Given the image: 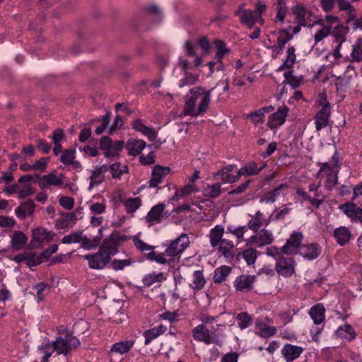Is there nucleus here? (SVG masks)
Wrapping results in <instances>:
<instances>
[{"instance_id": "48", "label": "nucleus", "mask_w": 362, "mask_h": 362, "mask_svg": "<svg viewBox=\"0 0 362 362\" xmlns=\"http://www.w3.org/2000/svg\"><path fill=\"white\" fill-rule=\"evenodd\" d=\"M166 279L165 274L163 272H153L146 274L143 278V283L146 286H151L153 284L160 283Z\"/></svg>"}, {"instance_id": "6", "label": "nucleus", "mask_w": 362, "mask_h": 362, "mask_svg": "<svg viewBox=\"0 0 362 362\" xmlns=\"http://www.w3.org/2000/svg\"><path fill=\"white\" fill-rule=\"evenodd\" d=\"M320 169L316 174L317 178H326L325 187L328 190H332L337 184L339 170L337 167H333L330 163H318Z\"/></svg>"}, {"instance_id": "31", "label": "nucleus", "mask_w": 362, "mask_h": 362, "mask_svg": "<svg viewBox=\"0 0 362 362\" xmlns=\"http://www.w3.org/2000/svg\"><path fill=\"white\" fill-rule=\"evenodd\" d=\"M165 209L164 204H158L151 208L147 215L145 216L146 222L152 225L156 223H160L163 218V211Z\"/></svg>"}, {"instance_id": "20", "label": "nucleus", "mask_w": 362, "mask_h": 362, "mask_svg": "<svg viewBox=\"0 0 362 362\" xmlns=\"http://www.w3.org/2000/svg\"><path fill=\"white\" fill-rule=\"evenodd\" d=\"M124 239H119L115 235H110L103 240V244L99 247V250L108 255L111 259V256L116 255L118 252V247L119 240L122 241Z\"/></svg>"}, {"instance_id": "40", "label": "nucleus", "mask_w": 362, "mask_h": 362, "mask_svg": "<svg viewBox=\"0 0 362 362\" xmlns=\"http://www.w3.org/2000/svg\"><path fill=\"white\" fill-rule=\"evenodd\" d=\"M266 166L264 163L260 167L257 166V164L255 162H250L243 165L239 170V175L243 176H252L256 175L259 173Z\"/></svg>"}, {"instance_id": "47", "label": "nucleus", "mask_w": 362, "mask_h": 362, "mask_svg": "<svg viewBox=\"0 0 362 362\" xmlns=\"http://www.w3.org/2000/svg\"><path fill=\"white\" fill-rule=\"evenodd\" d=\"M231 272V268L226 265L221 266L216 268L214 274V282L215 284H221L224 281L227 276Z\"/></svg>"}, {"instance_id": "13", "label": "nucleus", "mask_w": 362, "mask_h": 362, "mask_svg": "<svg viewBox=\"0 0 362 362\" xmlns=\"http://www.w3.org/2000/svg\"><path fill=\"white\" fill-rule=\"evenodd\" d=\"M288 107L286 105L279 107L277 111L270 115L268 117L267 126L271 130H276L282 126L288 115Z\"/></svg>"}, {"instance_id": "19", "label": "nucleus", "mask_w": 362, "mask_h": 362, "mask_svg": "<svg viewBox=\"0 0 362 362\" xmlns=\"http://www.w3.org/2000/svg\"><path fill=\"white\" fill-rule=\"evenodd\" d=\"M179 63L185 72V77L180 81L179 87L182 88L186 86H191L196 83L199 80V75L188 73V71L192 70L191 64L187 60L181 58L180 59Z\"/></svg>"}, {"instance_id": "11", "label": "nucleus", "mask_w": 362, "mask_h": 362, "mask_svg": "<svg viewBox=\"0 0 362 362\" xmlns=\"http://www.w3.org/2000/svg\"><path fill=\"white\" fill-rule=\"evenodd\" d=\"M52 239V234L42 227L35 228L32 230V238L29 246L31 248H39L42 244L49 243Z\"/></svg>"}, {"instance_id": "61", "label": "nucleus", "mask_w": 362, "mask_h": 362, "mask_svg": "<svg viewBox=\"0 0 362 362\" xmlns=\"http://www.w3.org/2000/svg\"><path fill=\"white\" fill-rule=\"evenodd\" d=\"M43 261V258L40 255L37 254L36 252H28L27 257V262L26 264L30 266H36L41 264Z\"/></svg>"}, {"instance_id": "41", "label": "nucleus", "mask_w": 362, "mask_h": 362, "mask_svg": "<svg viewBox=\"0 0 362 362\" xmlns=\"http://www.w3.org/2000/svg\"><path fill=\"white\" fill-rule=\"evenodd\" d=\"M28 237L21 230H14L11 239V246L14 250H21L27 243Z\"/></svg>"}, {"instance_id": "7", "label": "nucleus", "mask_w": 362, "mask_h": 362, "mask_svg": "<svg viewBox=\"0 0 362 362\" xmlns=\"http://www.w3.org/2000/svg\"><path fill=\"white\" fill-rule=\"evenodd\" d=\"M54 351L57 355H66L73 348L80 345V341L71 334H66L64 337H59L54 341H49Z\"/></svg>"}, {"instance_id": "64", "label": "nucleus", "mask_w": 362, "mask_h": 362, "mask_svg": "<svg viewBox=\"0 0 362 362\" xmlns=\"http://www.w3.org/2000/svg\"><path fill=\"white\" fill-rule=\"evenodd\" d=\"M147 259L151 261H155L157 263H159L160 264H166L169 263V260L167 259L166 257H164L162 253H156L153 251H151L148 253L147 255Z\"/></svg>"}, {"instance_id": "30", "label": "nucleus", "mask_w": 362, "mask_h": 362, "mask_svg": "<svg viewBox=\"0 0 362 362\" xmlns=\"http://www.w3.org/2000/svg\"><path fill=\"white\" fill-rule=\"evenodd\" d=\"M229 81L228 79L219 81L216 87H214V90H216V102L219 104H223L225 103L229 98L228 90H229Z\"/></svg>"}, {"instance_id": "14", "label": "nucleus", "mask_w": 362, "mask_h": 362, "mask_svg": "<svg viewBox=\"0 0 362 362\" xmlns=\"http://www.w3.org/2000/svg\"><path fill=\"white\" fill-rule=\"evenodd\" d=\"M170 168L156 165L151 170V177L148 182L150 188H156L161 184L165 177L170 174Z\"/></svg>"}, {"instance_id": "53", "label": "nucleus", "mask_w": 362, "mask_h": 362, "mask_svg": "<svg viewBox=\"0 0 362 362\" xmlns=\"http://www.w3.org/2000/svg\"><path fill=\"white\" fill-rule=\"evenodd\" d=\"M339 11H344L350 19H354L356 17V13L354 7L348 0H336Z\"/></svg>"}, {"instance_id": "45", "label": "nucleus", "mask_w": 362, "mask_h": 362, "mask_svg": "<svg viewBox=\"0 0 362 362\" xmlns=\"http://www.w3.org/2000/svg\"><path fill=\"white\" fill-rule=\"evenodd\" d=\"M122 204L127 214H133L141 206L142 199L139 197L128 198L124 200Z\"/></svg>"}, {"instance_id": "37", "label": "nucleus", "mask_w": 362, "mask_h": 362, "mask_svg": "<svg viewBox=\"0 0 362 362\" xmlns=\"http://www.w3.org/2000/svg\"><path fill=\"white\" fill-rule=\"evenodd\" d=\"M334 237L339 245L344 246L349 242L351 235L346 227L340 226L334 230Z\"/></svg>"}, {"instance_id": "38", "label": "nucleus", "mask_w": 362, "mask_h": 362, "mask_svg": "<svg viewBox=\"0 0 362 362\" xmlns=\"http://www.w3.org/2000/svg\"><path fill=\"white\" fill-rule=\"evenodd\" d=\"M35 211V204L33 202H27L21 204L15 209L16 216L20 219H25L28 216H31Z\"/></svg>"}, {"instance_id": "35", "label": "nucleus", "mask_w": 362, "mask_h": 362, "mask_svg": "<svg viewBox=\"0 0 362 362\" xmlns=\"http://www.w3.org/2000/svg\"><path fill=\"white\" fill-rule=\"evenodd\" d=\"M146 144L141 139L129 140L127 144V150L129 155L136 156L139 155L146 148Z\"/></svg>"}, {"instance_id": "44", "label": "nucleus", "mask_w": 362, "mask_h": 362, "mask_svg": "<svg viewBox=\"0 0 362 362\" xmlns=\"http://www.w3.org/2000/svg\"><path fill=\"white\" fill-rule=\"evenodd\" d=\"M206 284V279L202 270H196L192 274V282L189 285L194 291H201Z\"/></svg>"}, {"instance_id": "10", "label": "nucleus", "mask_w": 362, "mask_h": 362, "mask_svg": "<svg viewBox=\"0 0 362 362\" xmlns=\"http://www.w3.org/2000/svg\"><path fill=\"white\" fill-rule=\"evenodd\" d=\"M303 238L302 233L298 231L293 232L282 246L283 253L287 255L299 253L300 248L303 246Z\"/></svg>"}, {"instance_id": "51", "label": "nucleus", "mask_w": 362, "mask_h": 362, "mask_svg": "<svg viewBox=\"0 0 362 362\" xmlns=\"http://www.w3.org/2000/svg\"><path fill=\"white\" fill-rule=\"evenodd\" d=\"M123 141H117L111 144L107 149H105V151H103V154L107 158L116 157L119 156V153L123 148Z\"/></svg>"}, {"instance_id": "63", "label": "nucleus", "mask_w": 362, "mask_h": 362, "mask_svg": "<svg viewBox=\"0 0 362 362\" xmlns=\"http://www.w3.org/2000/svg\"><path fill=\"white\" fill-rule=\"evenodd\" d=\"M133 243L138 250L140 252H146L152 250L154 247L148 245L141 240L138 236H134L132 238Z\"/></svg>"}, {"instance_id": "62", "label": "nucleus", "mask_w": 362, "mask_h": 362, "mask_svg": "<svg viewBox=\"0 0 362 362\" xmlns=\"http://www.w3.org/2000/svg\"><path fill=\"white\" fill-rule=\"evenodd\" d=\"M285 81L286 83H288L293 88H297L301 83L302 80L296 78L292 71H287L284 73Z\"/></svg>"}, {"instance_id": "57", "label": "nucleus", "mask_w": 362, "mask_h": 362, "mask_svg": "<svg viewBox=\"0 0 362 362\" xmlns=\"http://www.w3.org/2000/svg\"><path fill=\"white\" fill-rule=\"evenodd\" d=\"M351 57L354 62L362 61V37L358 38L353 45Z\"/></svg>"}, {"instance_id": "24", "label": "nucleus", "mask_w": 362, "mask_h": 362, "mask_svg": "<svg viewBox=\"0 0 362 362\" xmlns=\"http://www.w3.org/2000/svg\"><path fill=\"white\" fill-rule=\"evenodd\" d=\"M255 280V275L241 274L235 279L234 287L238 291H250L253 288Z\"/></svg>"}, {"instance_id": "52", "label": "nucleus", "mask_w": 362, "mask_h": 362, "mask_svg": "<svg viewBox=\"0 0 362 362\" xmlns=\"http://www.w3.org/2000/svg\"><path fill=\"white\" fill-rule=\"evenodd\" d=\"M296 60V49L293 46H289L286 50V57L284 63L279 67V69L283 68H291L295 64Z\"/></svg>"}, {"instance_id": "39", "label": "nucleus", "mask_w": 362, "mask_h": 362, "mask_svg": "<svg viewBox=\"0 0 362 362\" xmlns=\"http://www.w3.org/2000/svg\"><path fill=\"white\" fill-rule=\"evenodd\" d=\"M224 228L221 225H216L211 229L209 238L210 245L212 247L218 246L220 242L223 240Z\"/></svg>"}, {"instance_id": "4", "label": "nucleus", "mask_w": 362, "mask_h": 362, "mask_svg": "<svg viewBox=\"0 0 362 362\" xmlns=\"http://www.w3.org/2000/svg\"><path fill=\"white\" fill-rule=\"evenodd\" d=\"M291 12L294 16V26H288L287 31H291L293 34L300 32L302 27H310L313 22L314 13L305 5L297 3L291 8Z\"/></svg>"}, {"instance_id": "60", "label": "nucleus", "mask_w": 362, "mask_h": 362, "mask_svg": "<svg viewBox=\"0 0 362 362\" xmlns=\"http://www.w3.org/2000/svg\"><path fill=\"white\" fill-rule=\"evenodd\" d=\"M214 43L217 49L215 57L216 60L222 59L225 55L229 53L230 50L226 47L225 42L221 40H216Z\"/></svg>"}, {"instance_id": "28", "label": "nucleus", "mask_w": 362, "mask_h": 362, "mask_svg": "<svg viewBox=\"0 0 362 362\" xmlns=\"http://www.w3.org/2000/svg\"><path fill=\"white\" fill-rule=\"evenodd\" d=\"M320 247L316 243H310L301 246L299 254L307 260H313L320 254Z\"/></svg>"}, {"instance_id": "5", "label": "nucleus", "mask_w": 362, "mask_h": 362, "mask_svg": "<svg viewBox=\"0 0 362 362\" xmlns=\"http://www.w3.org/2000/svg\"><path fill=\"white\" fill-rule=\"evenodd\" d=\"M189 245V238L187 234L182 233L173 240H167L163 243L165 247L163 255L169 260V263L179 260L182 252Z\"/></svg>"}, {"instance_id": "18", "label": "nucleus", "mask_w": 362, "mask_h": 362, "mask_svg": "<svg viewBox=\"0 0 362 362\" xmlns=\"http://www.w3.org/2000/svg\"><path fill=\"white\" fill-rule=\"evenodd\" d=\"M288 189V185L287 184H281L272 190L264 193L260 198L259 203L267 204L274 203L281 196L286 195Z\"/></svg>"}, {"instance_id": "2", "label": "nucleus", "mask_w": 362, "mask_h": 362, "mask_svg": "<svg viewBox=\"0 0 362 362\" xmlns=\"http://www.w3.org/2000/svg\"><path fill=\"white\" fill-rule=\"evenodd\" d=\"M309 28H313L311 33L315 45L332 34L334 36V34H341L346 30L344 26L340 25L339 17L332 14H326L323 18L312 23Z\"/></svg>"}, {"instance_id": "50", "label": "nucleus", "mask_w": 362, "mask_h": 362, "mask_svg": "<svg viewBox=\"0 0 362 362\" xmlns=\"http://www.w3.org/2000/svg\"><path fill=\"white\" fill-rule=\"evenodd\" d=\"M252 247V246H248V247L244 250L241 253L242 257L248 265L254 264L259 254L257 250Z\"/></svg>"}, {"instance_id": "55", "label": "nucleus", "mask_w": 362, "mask_h": 362, "mask_svg": "<svg viewBox=\"0 0 362 362\" xmlns=\"http://www.w3.org/2000/svg\"><path fill=\"white\" fill-rule=\"evenodd\" d=\"M109 167L112 177L114 179L120 178V177L127 172L128 167L127 165L122 164L121 163H115Z\"/></svg>"}, {"instance_id": "56", "label": "nucleus", "mask_w": 362, "mask_h": 362, "mask_svg": "<svg viewBox=\"0 0 362 362\" xmlns=\"http://www.w3.org/2000/svg\"><path fill=\"white\" fill-rule=\"evenodd\" d=\"M238 325L240 329H245L250 327L252 322V317L247 313L243 312L236 316Z\"/></svg>"}, {"instance_id": "34", "label": "nucleus", "mask_w": 362, "mask_h": 362, "mask_svg": "<svg viewBox=\"0 0 362 362\" xmlns=\"http://www.w3.org/2000/svg\"><path fill=\"white\" fill-rule=\"evenodd\" d=\"M274 109L272 105L264 107L246 115L245 117L250 119L254 124L257 125L263 122L265 113L272 112Z\"/></svg>"}, {"instance_id": "3", "label": "nucleus", "mask_w": 362, "mask_h": 362, "mask_svg": "<svg viewBox=\"0 0 362 362\" xmlns=\"http://www.w3.org/2000/svg\"><path fill=\"white\" fill-rule=\"evenodd\" d=\"M224 325L217 324L216 327L210 329L204 324L195 326L192 330L193 339L197 341L203 342L206 345L215 344L219 346H222L223 341L220 337L218 329Z\"/></svg>"}, {"instance_id": "29", "label": "nucleus", "mask_w": 362, "mask_h": 362, "mask_svg": "<svg viewBox=\"0 0 362 362\" xmlns=\"http://www.w3.org/2000/svg\"><path fill=\"white\" fill-rule=\"evenodd\" d=\"M308 314L315 325H323L325 322V308L322 303L313 305Z\"/></svg>"}, {"instance_id": "33", "label": "nucleus", "mask_w": 362, "mask_h": 362, "mask_svg": "<svg viewBox=\"0 0 362 362\" xmlns=\"http://www.w3.org/2000/svg\"><path fill=\"white\" fill-rule=\"evenodd\" d=\"M134 344V341L133 340H124L115 343L112 345L109 354L110 356L127 354L133 347Z\"/></svg>"}, {"instance_id": "43", "label": "nucleus", "mask_w": 362, "mask_h": 362, "mask_svg": "<svg viewBox=\"0 0 362 362\" xmlns=\"http://www.w3.org/2000/svg\"><path fill=\"white\" fill-rule=\"evenodd\" d=\"M296 193L303 201H308L310 204L316 208H319L325 201V197L321 196L320 194H315V197L310 198L308 193L303 189H298Z\"/></svg>"}, {"instance_id": "36", "label": "nucleus", "mask_w": 362, "mask_h": 362, "mask_svg": "<svg viewBox=\"0 0 362 362\" xmlns=\"http://www.w3.org/2000/svg\"><path fill=\"white\" fill-rule=\"evenodd\" d=\"M54 352V348L49 341H44L37 346V353L40 356V362H49V358Z\"/></svg>"}, {"instance_id": "26", "label": "nucleus", "mask_w": 362, "mask_h": 362, "mask_svg": "<svg viewBox=\"0 0 362 362\" xmlns=\"http://www.w3.org/2000/svg\"><path fill=\"white\" fill-rule=\"evenodd\" d=\"M108 170L109 167L107 165H102L93 170L89 177L90 183L88 189L91 190L93 188L100 185L105 180V173Z\"/></svg>"}, {"instance_id": "21", "label": "nucleus", "mask_w": 362, "mask_h": 362, "mask_svg": "<svg viewBox=\"0 0 362 362\" xmlns=\"http://www.w3.org/2000/svg\"><path fill=\"white\" fill-rule=\"evenodd\" d=\"M250 217L247 227L254 232H257L262 227H267L270 223V217H266L260 211L250 215Z\"/></svg>"}, {"instance_id": "8", "label": "nucleus", "mask_w": 362, "mask_h": 362, "mask_svg": "<svg viewBox=\"0 0 362 362\" xmlns=\"http://www.w3.org/2000/svg\"><path fill=\"white\" fill-rule=\"evenodd\" d=\"M274 240V237L272 232L269 230L263 228L258 233L251 235L245 240V242L247 246L262 247L272 244Z\"/></svg>"}, {"instance_id": "1", "label": "nucleus", "mask_w": 362, "mask_h": 362, "mask_svg": "<svg viewBox=\"0 0 362 362\" xmlns=\"http://www.w3.org/2000/svg\"><path fill=\"white\" fill-rule=\"evenodd\" d=\"M214 89L206 90L202 86L191 88L184 97L185 106L182 115L192 117L203 116L209 108L211 92Z\"/></svg>"}, {"instance_id": "32", "label": "nucleus", "mask_w": 362, "mask_h": 362, "mask_svg": "<svg viewBox=\"0 0 362 362\" xmlns=\"http://www.w3.org/2000/svg\"><path fill=\"white\" fill-rule=\"evenodd\" d=\"M346 33V30L341 34H334V38L336 39L338 45L332 53H329L326 56L327 59L330 61L332 63H337V60L342 57L340 53V50L342 43L345 41Z\"/></svg>"}, {"instance_id": "59", "label": "nucleus", "mask_w": 362, "mask_h": 362, "mask_svg": "<svg viewBox=\"0 0 362 362\" xmlns=\"http://www.w3.org/2000/svg\"><path fill=\"white\" fill-rule=\"evenodd\" d=\"M227 229L230 233L236 237L238 242L240 243L243 240L244 234L247 231V226H242L235 227L234 226H229Z\"/></svg>"}, {"instance_id": "58", "label": "nucleus", "mask_w": 362, "mask_h": 362, "mask_svg": "<svg viewBox=\"0 0 362 362\" xmlns=\"http://www.w3.org/2000/svg\"><path fill=\"white\" fill-rule=\"evenodd\" d=\"M76 158L75 149H67L62 152L60 156V161L66 165H70Z\"/></svg>"}, {"instance_id": "22", "label": "nucleus", "mask_w": 362, "mask_h": 362, "mask_svg": "<svg viewBox=\"0 0 362 362\" xmlns=\"http://www.w3.org/2000/svg\"><path fill=\"white\" fill-rule=\"evenodd\" d=\"M349 70L353 71V66L351 64L347 66L344 76L338 77L335 83L337 93L342 99L345 97L352 78V75L346 74Z\"/></svg>"}, {"instance_id": "12", "label": "nucleus", "mask_w": 362, "mask_h": 362, "mask_svg": "<svg viewBox=\"0 0 362 362\" xmlns=\"http://www.w3.org/2000/svg\"><path fill=\"white\" fill-rule=\"evenodd\" d=\"M64 177L62 173L57 175L55 172H51L40 177L38 186L42 189H49L52 186L62 187L64 185Z\"/></svg>"}, {"instance_id": "17", "label": "nucleus", "mask_w": 362, "mask_h": 362, "mask_svg": "<svg viewBox=\"0 0 362 362\" xmlns=\"http://www.w3.org/2000/svg\"><path fill=\"white\" fill-rule=\"evenodd\" d=\"M272 321L269 317L264 319H257L255 320V327L258 330L257 334L262 338H269L276 333L275 327L272 326Z\"/></svg>"}, {"instance_id": "23", "label": "nucleus", "mask_w": 362, "mask_h": 362, "mask_svg": "<svg viewBox=\"0 0 362 362\" xmlns=\"http://www.w3.org/2000/svg\"><path fill=\"white\" fill-rule=\"evenodd\" d=\"M339 209L346 214L351 221H359L362 223V209L358 207L353 202H347L339 205Z\"/></svg>"}, {"instance_id": "25", "label": "nucleus", "mask_w": 362, "mask_h": 362, "mask_svg": "<svg viewBox=\"0 0 362 362\" xmlns=\"http://www.w3.org/2000/svg\"><path fill=\"white\" fill-rule=\"evenodd\" d=\"M331 113V105H325L321 107V109L317 113L315 120V128L317 131H320L326 127L329 123Z\"/></svg>"}, {"instance_id": "46", "label": "nucleus", "mask_w": 362, "mask_h": 362, "mask_svg": "<svg viewBox=\"0 0 362 362\" xmlns=\"http://www.w3.org/2000/svg\"><path fill=\"white\" fill-rule=\"evenodd\" d=\"M86 204L88 205L91 215H100L106 211L107 202L105 199H102L98 202L90 200Z\"/></svg>"}, {"instance_id": "54", "label": "nucleus", "mask_w": 362, "mask_h": 362, "mask_svg": "<svg viewBox=\"0 0 362 362\" xmlns=\"http://www.w3.org/2000/svg\"><path fill=\"white\" fill-rule=\"evenodd\" d=\"M134 261L132 258L127 257L124 259H115L111 262V267L115 271L123 270L124 268L130 267Z\"/></svg>"}, {"instance_id": "27", "label": "nucleus", "mask_w": 362, "mask_h": 362, "mask_svg": "<svg viewBox=\"0 0 362 362\" xmlns=\"http://www.w3.org/2000/svg\"><path fill=\"white\" fill-rule=\"evenodd\" d=\"M303 351L301 346L286 344L281 349V354L286 362H292L298 358Z\"/></svg>"}, {"instance_id": "49", "label": "nucleus", "mask_w": 362, "mask_h": 362, "mask_svg": "<svg viewBox=\"0 0 362 362\" xmlns=\"http://www.w3.org/2000/svg\"><path fill=\"white\" fill-rule=\"evenodd\" d=\"M218 251L226 258L233 257L232 250L234 247L233 242L227 239L222 240L218 245Z\"/></svg>"}, {"instance_id": "42", "label": "nucleus", "mask_w": 362, "mask_h": 362, "mask_svg": "<svg viewBox=\"0 0 362 362\" xmlns=\"http://www.w3.org/2000/svg\"><path fill=\"white\" fill-rule=\"evenodd\" d=\"M335 334L338 337L349 341L354 340L356 337V333L354 328L349 324L339 326L335 331Z\"/></svg>"}, {"instance_id": "16", "label": "nucleus", "mask_w": 362, "mask_h": 362, "mask_svg": "<svg viewBox=\"0 0 362 362\" xmlns=\"http://www.w3.org/2000/svg\"><path fill=\"white\" fill-rule=\"evenodd\" d=\"M235 14L238 16L240 22L246 25L249 28H252L257 23L261 25L264 23V19L262 16L256 15L254 11L239 9L235 12Z\"/></svg>"}, {"instance_id": "15", "label": "nucleus", "mask_w": 362, "mask_h": 362, "mask_svg": "<svg viewBox=\"0 0 362 362\" xmlns=\"http://www.w3.org/2000/svg\"><path fill=\"white\" fill-rule=\"evenodd\" d=\"M296 262L292 257H280L276 263V272L284 277H289L295 273Z\"/></svg>"}, {"instance_id": "9", "label": "nucleus", "mask_w": 362, "mask_h": 362, "mask_svg": "<svg viewBox=\"0 0 362 362\" xmlns=\"http://www.w3.org/2000/svg\"><path fill=\"white\" fill-rule=\"evenodd\" d=\"M83 258L88 261L89 267L95 270L105 269L111 261L108 255L103 253L100 250L97 252L85 255Z\"/></svg>"}]
</instances>
